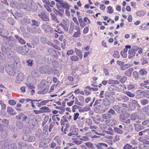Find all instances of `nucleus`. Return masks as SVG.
<instances>
[{
    "instance_id": "obj_52",
    "label": "nucleus",
    "mask_w": 149,
    "mask_h": 149,
    "mask_svg": "<svg viewBox=\"0 0 149 149\" xmlns=\"http://www.w3.org/2000/svg\"><path fill=\"white\" fill-rule=\"evenodd\" d=\"M58 114L56 115H54L52 117V118L53 120L54 121H56L57 119V120L59 121L60 120V118L57 117L58 116Z\"/></svg>"
},
{
    "instance_id": "obj_57",
    "label": "nucleus",
    "mask_w": 149,
    "mask_h": 149,
    "mask_svg": "<svg viewBox=\"0 0 149 149\" xmlns=\"http://www.w3.org/2000/svg\"><path fill=\"white\" fill-rule=\"evenodd\" d=\"M143 97H145L147 98H149V91H144Z\"/></svg>"
},
{
    "instance_id": "obj_4",
    "label": "nucleus",
    "mask_w": 149,
    "mask_h": 149,
    "mask_svg": "<svg viewBox=\"0 0 149 149\" xmlns=\"http://www.w3.org/2000/svg\"><path fill=\"white\" fill-rule=\"evenodd\" d=\"M116 113L113 109H110L107 112V113L105 114H102L103 118L105 119H108L111 118L113 116L116 115Z\"/></svg>"
},
{
    "instance_id": "obj_54",
    "label": "nucleus",
    "mask_w": 149,
    "mask_h": 149,
    "mask_svg": "<svg viewBox=\"0 0 149 149\" xmlns=\"http://www.w3.org/2000/svg\"><path fill=\"white\" fill-rule=\"evenodd\" d=\"M33 60L32 59H29L26 61V63L28 66L31 67L33 65Z\"/></svg>"
},
{
    "instance_id": "obj_64",
    "label": "nucleus",
    "mask_w": 149,
    "mask_h": 149,
    "mask_svg": "<svg viewBox=\"0 0 149 149\" xmlns=\"http://www.w3.org/2000/svg\"><path fill=\"white\" fill-rule=\"evenodd\" d=\"M132 146L130 144L127 143L123 148V149H131Z\"/></svg>"
},
{
    "instance_id": "obj_24",
    "label": "nucleus",
    "mask_w": 149,
    "mask_h": 149,
    "mask_svg": "<svg viewBox=\"0 0 149 149\" xmlns=\"http://www.w3.org/2000/svg\"><path fill=\"white\" fill-rule=\"evenodd\" d=\"M74 51L76 53V55L78 56L81 59H82L83 55L81 51L77 48H75Z\"/></svg>"
},
{
    "instance_id": "obj_60",
    "label": "nucleus",
    "mask_w": 149,
    "mask_h": 149,
    "mask_svg": "<svg viewBox=\"0 0 149 149\" xmlns=\"http://www.w3.org/2000/svg\"><path fill=\"white\" fill-rule=\"evenodd\" d=\"M12 14L15 17L16 16L20 17H21L22 16V14L20 13L19 11H16L15 13V15H14L13 13H12Z\"/></svg>"
},
{
    "instance_id": "obj_7",
    "label": "nucleus",
    "mask_w": 149,
    "mask_h": 149,
    "mask_svg": "<svg viewBox=\"0 0 149 149\" xmlns=\"http://www.w3.org/2000/svg\"><path fill=\"white\" fill-rule=\"evenodd\" d=\"M78 135V129L76 128L74 126H72L70 130V133L68 134L69 136H71L73 135Z\"/></svg>"
},
{
    "instance_id": "obj_59",
    "label": "nucleus",
    "mask_w": 149,
    "mask_h": 149,
    "mask_svg": "<svg viewBox=\"0 0 149 149\" xmlns=\"http://www.w3.org/2000/svg\"><path fill=\"white\" fill-rule=\"evenodd\" d=\"M138 140L139 142L143 143H146L148 144H149V142H147L146 143V141L141 137H140L139 138Z\"/></svg>"
},
{
    "instance_id": "obj_45",
    "label": "nucleus",
    "mask_w": 149,
    "mask_h": 149,
    "mask_svg": "<svg viewBox=\"0 0 149 149\" xmlns=\"http://www.w3.org/2000/svg\"><path fill=\"white\" fill-rule=\"evenodd\" d=\"M142 125L146 127H149V120L147 119L142 122Z\"/></svg>"
},
{
    "instance_id": "obj_44",
    "label": "nucleus",
    "mask_w": 149,
    "mask_h": 149,
    "mask_svg": "<svg viewBox=\"0 0 149 149\" xmlns=\"http://www.w3.org/2000/svg\"><path fill=\"white\" fill-rule=\"evenodd\" d=\"M117 87L114 85H111L108 88V90L111 92L113 91L116 90Z\"/></svg>"
},
{
    "instance_id": "obj_6",
    "label": "nucleus",
    "mask_w": 149,
    "mask_h": 149,
    "mask_svg": "<svg viewBox=\"0 0 149 149\" xmlns=\"http://www.w3.org/2000/svg\"><path fill=\"white\" fill-rule=\"evenodd\" d=\"M47 132H42L41 129H38L35 134V136L39 139H41L45 137L46 135V133Z\"/></svg>"
},
{
    "instance_id": "obj_5",
    "label": "nucleus",
    "mask_w": 149,
    "mask_h": 149,
    "mask_svg": "<svg viewBox=\"0 0 149 149\" xmlns=\"http://www.w3.org/2000/svg\"><path fill=\"white\" fill-rule=\"evenodd\" d=\"M129 116V114L127 113H125L123 114L120 115L119 118L120 120L125 123H130V120L128 119Z\"/></svg>"
},
{
    "instance_id": "obj_20",
    "label": "nucleus",
    "mask_w": 149,
    "mask_h": 149,
    "mask_svg": "<svg viewBox=\"0 0 149 149\" xmlns=\"http://www.w3.org/2000/svg\"><path fill=\"white\" fill-rule=\"evenodd\" d=\"M128 58L131 59L135 56L136 54V52L135 51L130 49L128 51Z\"/></svg>"
},
{
    "instance_id": "obj_19",
    "label": "nucleus",
    "mask_w": 149,
    "mask_h": 149,
    "mask_svg": "<svg viewBox=\"0 0 149 149\" xmlns=\"http://www.w3.org/2000/svg\"><path fill=\"white\" fill-rule=\"evenodd\" d=\"M23 8L24 9L28 11H31L32 10L33 8L31 4H24L23 5Z\"/></svg>"
},
{
    "instance_id": "obj_55",
    "label": "nucleus",
    "mask_w": 149,
    "mask_h": 149,
    "mask_svg": "<svg viewBox=\"0 0 149 149\" xmlns=\"http://www.w3.org/2000/svg\"><path fill=\"white\" fill-rule=\"evenodd\" d=\"M127 79V78L126 76H122L121 79H120L119 82H120L122 84H123L125 82Z\"/></svg>"
},
{
    "instance_id": "obj_51",
    "label": "nucleus",
    "mask_w": 149,
    "mask_h": 149,
    "mask_svg": "<svg viewBox=\"0 0 149 149\" xmlns=\"http://www.w3.org/2000/svg\"><path fill=\"white\" fill-rule=\"evenodd\" d=\"M5 124L3 123L0 124V130L1 131L4 130L6 129L8 127L6 126Z\"/></svg>"
},
{
    "instance_id": "obj_13",
    "label": "nucleus",
    "mask_w": 149,
    "mask_h": 149,
    "mask_svg": "<svg viewBox=\"0 0 149 149\" xmlns=\"http://www.w3.org/2000/svg\"><path fill=\"white\" fill-rule=\"evenodd\" d=\"M136 93L137 95H136L135 97L137 99H140L143 97L144 91L139 89L136 91Z\"/></svg>"
},
{
    "instance_id": "obj_27",
    "label": "nucleus",
    "mask_w": 149,
    "mask_h": 149,
    "mask_svg": "<svg viewBox=\"0 0 149 149\" xmlns=\"http://www.w3.org/2000/svg\"><path fill=\"white\" fill-rule=\"evenodd\" d=\"M77 31L75 32L73 35V36L75 38L79 37L80 36V28L76 29Z\"/></svg>"
},
{
    "instance_id": "obj_31",
    "label": "nucleus",
    "mask_w": 149,
    "mask_h": 149,
    "mask_svg": "<svg viewBox=\"0 0 149 149\" xmlns=\"http://www.w3.org/2000/svg\"><path fill=\"white\" fill-rule=\"evenodd\" d=\"M31 75L33 77H36L39 76L38 71L37 69L34 70L31 72Z\"/></svg>"
},
{
    "instance_id": "obj_35",
    "label": "nucleus",
    "mask_w": 149,
    "mask_h": 149,
    "mask_svg": "<svg viewBox=\"0 0 149 149\" xmlns=\"http://www.w3.org/2000/svg\"><path fill=\"white\" fill-rule=\"evenodd\" d=\"M32 24L31 25L32 26H36L37 27L39 26L40 25V22L37 21L34 19H33L32 20Z\"/></svg>"
},
{
    "instance_id": "obj_23",
    "label": "nucleus",
    "mask_w": 149,
    "mask_h": 149,
    "mask_svg": "<svg viewBox=\"0 0 149 149\" xmlns=\"http://www.w3.org/2000/svg\"><path fill=\"white\" fill-rule=\"evenodd\" d=\"M62 119H61V125L64 126L65 123L68 121L67 119V117L66 116H62Z\"/></svg>"
},
{
    "instance_id": "obj_18",
    "label": "nucleus",
    "mask_w": 149,
    "mask_h": 149,
    "mask_svg": "<svg viewBox=\"0 0 149 149\" xmlns=\"http://www.w3.org/2000/svg\"><path fill=\"white\" fill-rule=\"evenodd\" d=\"M134 126L137 132L140 131L141 130H143L145 128L143 126H141L138 124H134Z\"/></svg>"
},
{
    "instance_id": "obj_16",
    "label": "nucleus",
    "mask_w": 149,
    "mask_h": 149,
    "mask_svg": "<svg viewBox=\"0 0 149 149\" xmlns=\"http://www.w3.org/2000/svg\"><path fill=\"white\" fill-rule=\"evenodd\" d=\"M19 118L20 119H21L22 120L23 122H25L28 120L29 121H28V123L29 124V120L27 116L25 115L24 114L21 113L19 115Z\"/></svg>"
},
{
    "instance_id": "obj_8",
    "label": "nucleus",
    "mask_w": 149,
    "mask_h": 149,
    "mask_svg": "<svg viewBox=\"0 0 149 149\" xmlns=\"http://www.w3.org/2000/svg\"><path fill=\"white\" fill-rule=\"evenodd\" d=\"M47 22H46L44 23L41 26L42 29L46 33L50 32L51 31L52 29V28L49 25L47 24Z\"/></svg>"
},
{
    "instance_id": "obj_11",
    "label": "nucleus",
    "mask_w": 149,
    "mask_h": 149,
    "mask_svg": "<svg viewBox=\"0 0 149 149\" xmlns=\"http://www.w3.org/2000/svg\"><path fill=\"white\" fill-rule=\"evenodd\" d=\"M55 1L58 3L63 8L69 9V4L64 1L63 0H55Z\"/></svg>"
},
{
    "instance_id": "obj_58",
    "label": "nucleus",
    "mask_w": 149,
    "mask_h": 149,
    "mask_svg": "<svg viewBox=\"0 0 149 149\" xmlns=\"http://www.w3.org/2000/svg\"><path fill=\"white\" fill-rule=\"evenodd\" d=\"M35 29L34 30V34L35 33H39L41 32V30L39 28L34 27Z\"/></svg>"
},
{
    "instance_id": "obj_17",
    "label": "nucleus",
    "mask_w": 149,
    "mask_h": 149,
    "mask_svg": "<svg viewBox=\"0 0 149 149\" xmlns=\"http://www.w3.org/2000/svg\"><path fill=\"white\" fill-rule=\"evenodd\" d=\"M131 119L138 123H140L141 122L139 118V116L136 113L132 114L131 115Z\"/></svg>"
},
{
    "instance_id": "obj_38",
    "label": "nucleus",
    "mask_w": 149,
    "mask_h": 149,
    "mask_svg": "<svg viewBox=\"0 0 149 149\" xmlns=\"http://www.w3.org/2000/svg\"><path fill=\"white\" fill-rule=\"evenodd\" d=\"M54 140L57 142L58 145H60L61 144L62 142V141L58 136H55L54 138Z\"/></svg>"
},
{
    "instance_id": "obj_46",
    "label": "nucleus",
    "mask_w": 149,
    "mask_h": 149,
    "mask_svg": "<svg viewBox=\"0 0 149 149\" xmlns=\"http://www.w3.org/2000/svg\"><path fill=\"white\" fill-rule=\"evenodd\" d=\"M8 149H17V147L15 143H12L9 145L8 147Z\"/></svg>"
},
{
    "instance_id": "obj_32",
    "label": "nucleus",
    "mask_w": 149,
    "mask_h": 149,
    "mask_svg": "<svg viewBox=\"0 0 149 149\" xmlns=\"http://www.w3.org/2000/svg\"><path fill=\"white\" fill-rule=\"evenodd\" d=\"M46 66L40 67L39 68V71L42 74L46 73Z\"/></svg>"
},
{
    "instance_id": "obj_47",
    "label": "nucleus",
    "mask_w": 149,
    "mask_h": 149,
    "mask_svg": "<svg viewBox=\"0 0 149 149\" xmlns=\"http://www.w3.org/2000/svg\"><path fill=\"white\" fill-rule=\"evenodd\" d=\"M18 146L20 147H25L27 146V144L24 141L19 142L18 143Z\"/></svg>"
},
{
    "instance_id": "obj_49",
    "label": "nucleus",
    "mask_w": 149,
    "mask_h": 149,
    "mask_svg": "<svg viewBox=\"0 0 149 149\" xmlns=\"http://www.w3.org/2000/svg\"><path fill=\"white\" fill-rule=\"evenodd\" d=\"M112 56L114 58H118L120 57L119 52L118 51H114Z\"/></svg>"
},
{
    "instance_id": "obj_61",
    "label": "nucleus",
    "mask_w": 149,
    "mask_h": 149,
    "mask_svg": "<svg viewBox=\"0 0 149 149\" xmlns=\"http://www.w3.org/2000/svg\"><path fill=\"white\" fill-rule=\"evenodd\" d=\"M112 108L114 110H115L117 111H118L120 110V107L118 105H115L113 106Z\"/></svg>"
},
{
    "instance_id": "obj_37",
    "label": "nucleus",
    "mask_w": 149,
    "mask_h": 149,
    "mask_svg": "<svg viewBox=\"0 0 149 149\" xmlns=\"http://www.w3.org/2000/svg\"><path fill=\"white\" fill-rule=\"evenodd\" d=\"M114 130H115L116 132L120 134H122L123 132V130H122L121 129H120L119 128L117 127H114Z\"/></svg>"
},
{
    "instance_id": "obj_9",
    "label": "nucleus",
    "mask_w": 149,
    "mask_h": 149,
    "mask_svg": "<svg viewBox=\"0 0 149 149\" xmlns=\"http://www.w3.org/2000/svg\"><path fill=\"white\" fill-rule=\"evenodd\" d=\"M29 49L26 47V45H25L24 47H20L18 50V52L20 54L26 55L28 53Z\"/></svg>"
},
{
    "instance_id": "obj_53",
    "label": "nucleus",
    "mask_w": 149,
    "mask_h": 149,
    "mask_svg": "<svg viewBox=\"0 0 149 149\" xmlns=\"http://www.w3.org/2000/svg\"><path fill=\"white\" fill-rule=\"evenodd\" d=\"M7 21L8 23L12 25L14 24L15 23L14 20L11 18L9 17L7 19Z\"/></svg>"
},
{
    "instance_id": "obj_3",
    "label": "nucleus",
    "mask_w": 149,
    "mask_h": 149,
    "mask_svg": "<svg viewBox=\"0 0 149 149\" xmlns=\"http://www.w3.org/2000/svg\"><path fill=\"white\" fill-rule=\"evenodd\" d=\"M110 104V102L106 99L104 98L102 100V104L100 105V106H102V110H98V108H99V106H97L96 107L95 110V112L97 113H102L107 111V106H109Z\"/></svg>"
},
{
    "instance_id": "obj_21",
    "label": "nucleus",
    "mask_w": 149,
    "mask_h": 149,
    "mask_svg": "<svg viewBox=\"0 0 149 149\" xmlns=\"http://www.w3.org/2000/svg\"><path fill=\"white\" fill-rule=\"evenodd\" d=\"M14 37L18 40L20 43L22 44H24L25 43L26 41L19 36L17 35H15Z\"/></svg>"
},
{
    "instance_id": "obj_2",
    "label": "nucleus",
    "mask_w": 149,
    "mask_h": 149,
    "mask_svg": "<svg viewBox=\"0 0 149 149\" xmlns=\"http://www.w3.org/2000/svg\"><path fill=\"white\" fill-rule=\"evenodd\" d=\"M15 60L13 64L8 65L6 66V72L9 75H13L15 73V70L17 65L20 64V60L18 57L15 58Z\"/></svg>"
},
{
    "instance_id": "obj_29",
    "label": "nucleus",
    "mask_w": 149,
    "mask_h": 149,
    "mask_svg": "<svg viewBox=\"0 0 149 149\" xmlns=\"http://www.w3.org/2000/svg\"><path fill=\"white\" fill-rule=\"evenodd\" d=\"M123 93L130 97H133L135 96V95L134 93L128 91H125Z\"/></svg>"
},
{
    "instance_id": "obj_1",
    "label": "nucleus",
    "mask_w": 149,
    "mask_h": 149,
    "mask_svg": "<svg viewBox=\"0 0 149 149\" xmlns=\"http://www.w3.org/2000/svg\"><path fill=\"white\" fill-rule=\"evenodd\" d=\"M9 34L6 30H3L2 27L0 29V35L5 38L3 40V44L1 50L4 53L8 52L9 51L16 45L15 41L12 36H7Z\"/></svg>"
},
{
    "instance_id": "obj_12",
    "label": "nucleus",
    "mask_w": 149,
    "mask_h": 149,
    "mask_svg": "<svg viewBox=\"0 0 149 149\" xmlns=\"http://www.w3.org/2000/svg\"><path fill=\"white\" fill-rule=\"evenodd\" d=\"M23 139L29 142H32L36 140V137L34 136H25L23 137Z\"/></svg>"
},
{
    "instance_id": "obj_50",
    "label": "nucleus",
    "mask_w": 149,
    "mask_h": 149,
    "mask_svg": "<svg viewBox=\"0 0 149 149\" xmlns=\"http://www.w3.org/2000/svg\"><path fill=\"white\" fill-rule=\"evenodd\" d=\"M148 101L146 99H142L141 100V103L143 106L145 105L148 104Z\"/></svg>"
},
{
    "instance_id": "obj_15",
    "label": "nucleus",
    "mask_w": 149,
    "mask_h": 149,
    "mask_svg": "<svg viewBox=\"0 0 149 149\" xmlns=\"http://www.w3.org/2000/svg\"><path fill=\"white\" fill-rule=\"evenodd\" d=\"M24 78V74L22 73H19L17 77L15 82L17 84H19L22 81Z\"/></svg>"
},
{
    "instance_id": "obj_34",
    "label": "nucleus",
    "mask_w": 149,
    "mask_h": 149,
    "mask_svg": "<svg viewBox=\"0 0 149 149\" xmlns=\"http://www.w3.org/2000/svg\"><path fill=\"white\" fill-rule=\"evenodd\" d=\"M124 128L125 130L129 132H131L133 129V127L131 125H130L127 126L125 127Z\"/></svg>"
},
{
    "instance_id": "obj_28",
    "label": "nucleus",
    "mask_w": 149,
    "mask_h": 149,
    "mask_svg": "<svg viewBox=\"0 0 149 149\" xmlns=\"http://www.w3.org/2000/svg\"><path fill=\"white\" fill-rule=\"evenodd\" d=\"M7 111L11 115H14L16 114V113L14 112V110L11 107H8L7 108Z\"/></svg>"
},
{
    "instance_id": "obj_43",
    "label": "nucleus",
    "mask_w": 149,
    "mask_h": 149,
    "mask_svg": "<svg viewBox=\"0 0 149 149\" xmlns=\"http://www.w3.org/2000/svg\"><path fill=\"white\" fill-rule=\"evenodd\" d=\"M7 54V56L9 58H10L11 57L12 58H13V59L14 60V62L15 61V58L17 56H14V54L13 53V52H11L10 53H8Z\"/></svg>"
},
{
    "instance_id": "obj_48",
    "label": "nucleus",
    "mask_w": 149,
    "mask_h": 149,
    "mask_svg": "<svg viewBox=\"0 0 149 149\" xmlns=\"http://www.w3.org/2000/svg\"><path fill=\"white\" fill-rule=\"evenodd\" d=\"M49 45L54 47V48H55L57 50H61V48L59 47L56 45L52 43V42L49 43Z\"/></svg>"
},
{
    "instance_id": "obj_30",
    "label": "nucleus",
    "mask_w": 149,
    "mask_h": 149,
    "mask_svg": "<svg viewBox=\"0 0 149 149\" xmlns=\"http://www.w3.org/2000/svg\"><path fill=\"white\" fill-rule=\"evenodd\" d=\"M42 43L44 44H47L49 45V43H51L52 42L49 41L45 37H42L40 39Z\"/></svg>"
},
{
    "instance_id": "obj_36",
    "label": "nucleus",
    "mask_w": 149,
    "mask_h": 149,
    "mask_svg": "<svg viewBox=\"0 0 149 149\" xmlns=\"http://www.w3.org/2000/svg\"><path fill=\"white\" fill-rule=\"evenodd\" d=\"M35 28L34 27H31L29 26H27L26 29L27 31L30 33L34 34V30Z\"/></svg>"
},
{
    "instance_id": "obj_62",
    "label": "nucleus",
    "mask_w": 149,
    "mask_h": 149,
    "mask_svg": "<svg viewBox=\"0 0 149 149\" xmlns=\"http://www.w3.org/2000/svg\"><path fill=\"white\" fill-rule=\"evenodd\" d=\"M84 21L86 24H90L91 23V21L90 20L86 17L83 19Z\"/></svg>"
},
{
    "instance_id": "obj_14",
    "label": "nucleus",
    "mask_w": 149,
    "mask_h": 149,
    "mask_svg": "<svg viewBox=\"0 0 149 149\" xmlns=\"http://www.w3.org/2000/svg\"><path fill=\"white\" fill-rule=\"evenodd\" d=\"M38 16L44 21H47L49 20V18L48 16L45 13H40L38 14Z\"/></svg>"
},
{
    "instance_id": "obj_22",
    "label": "nucleus",
    "mask_w": 149,
    "mask_h": 149,
    "mask_svg": "<svg viewBox=\"0 0 149 149\" xmlns=\"http://www.w3.org/2000/svg\"><path fill=\"white\" fill-rule=\"evenodd\" d=\"M138 102L134 100H131V102L129 104L130 108L131 107L132 105V109L134 110L135 108V105Z\"/></svg>"
},
{
    "instance_id": "obj_41",
    "label": "nucleus",
    "mask_w": 149,
    "mask_h": 149,
    "mask_svg": "<svg viewBox=\"0 0 149 149\" xmlns=\"http://www.w3.org/2000/svg\"><path fill=\"white\" fill-rule=\"evenodd\" d=\"M139 72L140 75L142 76H144L147 73V71L143 69L140 70Z\"/></svg>"
},
{
    "instance_id": "obj_39",
    "label": "nucleus",
    "mask_w": 149,
    "mask_h": 149,
    "mask_svg": "<svg viewBox=\"0 0 149 149\" xmlns=\"http://www.w3.org/2000/svg\"><path fill=\"white\" fill-rule=\"evenodd\" d=\"M59 25L61 26L65 31H68V27H67V25L66 24L61 23H60Z\"/></svg>"
},
{
    "instance_id": "obj_56",
    "label": "nucleus",
    "mask_w": 149,
    "mask_h": 149,
    "mask_svg": "<svg viewBox=\"0 0 149 149\" xmlns=\"http://www.w3.org/2000/svg\"><path fill=\"white\" fill-rule=\"evenodd\" d=\"M70 58L72 61H77L79 59L78 57L76 55L72 56L70 57Z\"/></svg>"
},
{
    "instance_id": "obj_25",
    "label": "nucleus",
    "mask_w": 149,
    "mask_h": 149,
    "mask_svg": "<svg viewBox=\"0 0 149 149\" xmlns=\"http://www.w3.org/2000/svg\"><path fill=\"white\" fill-rule=\"evenodd\" d=\"M120 96L121 98L122 102H125L129 100V98L125 95H120Z\"/></svg>"
},
{
    "instance_id": "obj_63",
    "label": "nucleus",
    "mask_w": 149,
    "mask_h": 149,
    "mask_svg": "<svg viewBox=\"0 0 149 149\" xmlns=\"http://www.w3.org/2000/svg\"><path fill=\"white\" fill-rule=\"evenodd\" d=\"M40 109L43 111V112H46L48 111L49 109V108L46 107H43L40 108Z\"/></svg>"
},
{
    "instance_id": "obj_40",
    "label": "nucleus",
    "mask_w": 149,
    "mask_h": 149,
    "mask_svg": "<svg viewBox=\"0 0 149 149\" xmlns=\"http://www.w3.org/2000/svg\"><path fill=\"white\" fill-rule=\"evenodd\" d=\"M145 14V12L142 10H139L136 12V14L137 15L140 17L143 16Z\"/></svg>"
},
{
    "instance_id": "obj_10",
    "label": "nucleus",
    "mask_w": 149,
    "mask_h": 149,
    "mask_svg": "<svg viewBox=\"0 0 149 149\" xmlns=\"http://www.w3.org/2000/svg\"><path fill=\"white\" fill-rule=\"evenodd\" d=\"M105 96L106 98L110 102L113 103L115 101V99L114 97L111 94L109 93V92H106L105 93Z\"/></svg>"
},
{
    "instance_id": "obj_26",
    "label": "nucleus",
    "mask_w": 149,
    "mask_h": 149,
    "mask_svg": "<svg viewBox=\"0 0 149 149\" xmlns=\"http://www.w3.org/2000/svg\"><path fill=\"white\" fill-rule=\"evenodd\" d=\"M51 19L54 21L55 22L57 23H59V21L58 20L56 17L55 15V14L53 13H51L50 14Z\"/></svg>"
},
{
    "instance_id": "obj_42",
    "label": "nucleus",
    "mask_w": 149,
    "mask_h": 149,
    "mask_svg": "<svg viewBox=\"0 0 149 149\" xmlns=\"http://www.w3.org/2000/svg\"><path fill=\"white\" fill-rule=\"evenodd\" d=\"M130 65L129 64H125L123 65L121 69L122 70H125L130 67Z\"/></svg>"
},
{
    "instance_id": "obj_33",
    "label": "nucleus",
    "mask_w": 149,
    "mask_h": 149,
    "mask_svg": "<svg viewBox=\"0 0 149 149\" xmlns=\"http://www.w3.org/2000/svg\"><path fill=\"white\" fill-rule=\"evenodd\" d=\"M16 125L17 127L19 129H22L23 127V124L20 121L17 122Z\"/></svg>"
}]
</instances>
